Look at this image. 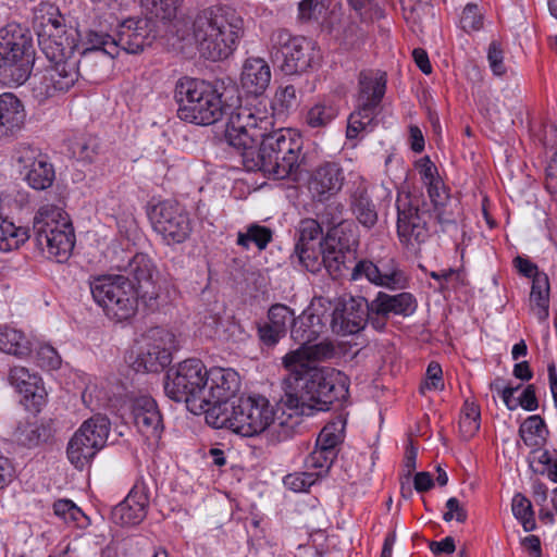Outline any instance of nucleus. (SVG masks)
<instances>
[{
  "label": "nucleus",
  "mask_w": 557,
  "mask_h": 557,
  "mask_svg": "<svg viewBox=\"0 0 557 557\" xmlns=\"http://www.w3.org/2000/svg\"><path fill=\"white\" fill-rule=\"evenodd\" d=\"M376 267L380 270V286H384L391 289L405 286V275L399 269H397L393 259L387 261H379Z\"/></svg>",
  "instance_id": "43"
},
{
  "label": "nucleus",
  "mask_w": 557,
  "mask_h": 557,
  "mask_svg": "<svg viewBox=\"0 0 557 557\" xmlns=\"http://www.w3.org/2000/svg\"><path fill=\"white\" fill-rule=\"evenodd\" d=\"M370 304L371 325L376 331H384L391 314L404 318L411 315L417 309V300L411 293L403 292L389 295L379 292Z\"/></svg>",
  "instance_id": "23"
},
{
  "label": "nucleus",
  "mask_w": 557,
  "mask_h": 557,
  "mask_svg": "<svg viewBox=\"0 0 557 557\" xmlns=\"http://www.w3.org/2000/svg\"><path fill=\"white\" fill-rule=\"evenodd\" d=\"M270 58L285 75H301L313 70L322 59L311 38L292 35L287 29L274 30L270 37Z\"/></svg>",
  "instance_id": "11"
},
{
  "label": "nucleus",
  "mask_w": 557,
  "mask_h": 557,
  "mask_svg": "<svg viewBox=\"0 0 557 557\" xmlns=\"http://www.w3.org/2000/svg\"><path fill=\"white\" fill-rule=\"evenodd\" d=\"M209 319H210V322L205 321V325H212L214 327V331L211 334V336L223 337L226 339H228L230 337H232L234 339H242V335L245 334L242 325L234 319L226 321L228 324L227 331H230L228 335H224L220 331V325L223 324V321L221 320L220 317L214 315V317H210ZM225 332H226V330H223V333H225Z\"/></svg>",
  "instance_id": "56"
},
{
  "label": "nucleus",
  "mask_w": 557,
  "mask_h": 557,
  "mask_svg": "<svg viewBox=\"0 0 557 557\" xmlns=\"http://www.w3.org/2000/svg\"><path fill=\"white\" fill-rule=\"evenodd\" d=\"M295 351H301V360L310 362L311 360H325L334 356L335 349L331 342L322 341L320 343L307 344L305 347H299Z\"/></svg>",
  "instance_id": "45"
},
{
  "label": "nucleus",
  "mask_w": 557,
  "mask_h": 557,
  "mask_svg": "<svg viewBox=\"0 0 557 557\" xmlns=\"http://www.w3.org/2000/svg\"><path fill=\"white\" fill-rule=\"evenodd\" d=\"M511 510L515 518L521 522L525 532L533 531L536 528L532 504L521 493H517L513 496Z\"/></svg>",
  "instance_id": "41"
},
{
  "label": "nucleus",
  "mask_w": 557,
  "mask_h": 557,
  "mask_svg": "<svg viewBox=\"0 0 557 557\" xmlns=\"http://www.w3.org/2000/svg\"><path fill=\"white\" fill-rule=\"evenodd\" d=\"M176 349L175 336L170 331L156 327L148 332L143 346L133 363L139 372H159L172 361V352Z\"/></svg>",
  "instance_id": "18"
},
{
  "label": "nucleus",
  "mask_w": 557,
  "mask_h": 557,
  "mask_svg": "<svg viewBox=\"0 0 557 557\" xmlns=\"http://www.w3.org/2000/svg\"><path fill=\"white\" fill-rule=\"evenodd\" d=\"M99 139L92 135L77 137L71 144L72 154L81 161L91 163L99 153Z\"/></svg>",
  "instance_id": "42"
},
{
  "label": "nucleus",
  "mask_w": 557,
  "mask_h": 557,
  "mask_svg": "<svg viewBox=\"0 0 557 557\" xmlns=\"http://www.w3.org/2000/svg\"><path fill=\"white\" fill-rule=\"evenodd\" d=\"M183 0H143V5L150 14L161 20H172Z\"/></svg>",
  "instance_id": "47"
},
{
  "label": "nucleus",
  "mask_w": 557,
  "mask_h": 557,
  "mask_svg": "<svg viewBox=\"0 0 557 557\" xmlns=\"http://www.w3.org/2000/svg\"><path fill=\"white\" fill-rule=\"evenodd\" d=\"M546 431L545 421L539 416L528 417L519 428V436L527 446H536L539 443L535 437H543Z\"/></svg>",
  "instance_id": "44"
},
{
  "label": "nucleus",
  "mask_w": 557,
  "mask_h": 557,
  "mask_svg": "<svg viewBox=\"0 0 557 557\" xmlns=\"http://www.w3.org/2000/svg\"><path fill=\"white\" fill-rule=\"evenodd\" d=\"M366 36L367 30L355 23L349 24L344 32V40L350 47H355L362 42Z\"/></svg>",
  "instance_id": "62"
},
{
  "label": "nucleus",
  "mask_w": 557,
  "mask_h": 557,
  "mask_svg": "<svg viewBox=\"0 0 557 557\" xmlns=\"http://www.w3.org/2000/svg\"><path fill=\"white\" fill-rule=\"evenodd\" d=\"M54 513L65 521L79 523L82 518H86L84 512L70 499H59L53 504Z\"/></svg>",
  "instance_id": "55"
},
{
  "label": "nucleus",
  "mask_w": 557,
  "mask_h": 557,
  "mask_svg": "<svg viewBox=\"0 0 557 557\" xmlns=\"http://www.w3.org/2000/svg\"><path fill=\"white\" fill-rule=\"evenodd\" d=\"M446 512L443 515V519L446 522L451 521L453 519H456L458 522H466L467 520V511L466 509L460 505L459 500L456 497H450L446 502Z\"/></svg>",
  "instance_id": "60"
},
{
  "label": "nucleus",
  "mask_w": 557,
  "mask_h": 557,
  "mask_svg": "<svg viewBox=\"0 0 557 557\" xmlns=\"http://www.w3.org/2000/svg\"><path fill=\"white\" fill-rule=\"evenodd\" d=\"M515 268L525 277L534 280L539 274H545L544 272H540L539 268L535 263L531 262L529 259L517 256L513 259Z\"/></svg>",
  "instance_id": "61"
},
{
  "label": "nucleus",
  "mask_w": 557,
  "mask_h": 557,
  "mask_svg": "<svg viewBox=\"0 0 557 557\" xmlns=\"http://www.w3.org/2000/svg\"><path fill=\"white\" fill-rule=\"evenodd\" d=\"M318 481L311 471L295 472L284 478V485L294 492H304Z\"/></svg>",
  "instance_id": "52"
},
{
  "label": "nucleus",
  "mask_w": 557,
  "mask_h": 557,
  "mask_svg": "<svg viewBox=\"0 0 557 557\" xmlns=\"http://www.w3.org/2000/svg\"><path fill=\"white\" fill-rule=\"evenodd\" d=\"M319 261L320 269L324 265L332 276L351 274V269L356 263V240L346 234L339 235L338 230H334L326 234Z\"/></svg>",
  "instance_id": "19"
},
{
  "label": "nucleus",
  "mask_w": 557,
  "mask_h": 557,
  "mask_svg": "<svg viewBox=\"0 0 557 557\" xmlns=\"http://www.w3.org/2000/svg\"><path fill=\"white\" fill-rule=\"evenodd\" d=\"M149 502L150 488L144 480H139L126 498L112 509V520L121 525L138 524L147 515Z\"/></svg>",
  "instance_id": "26"
},
{
  "label": "nucleus",
  "mask_w": 557,
  "mask_h": 557,
  "mask_svg": "<svg viewBox=\"0 0 557 557\" xmlns=\"http://www.w3.org/2000/svg\"><path fill=\"white\" fill-rule=\"evenodd\" d=\"M89 287L94 300L109 319L122 322L135 315L140 296L124 274L95 276Z\"/></svg>",
  "instance_id": "12"
},
{
  "label": "nucleus",
  "mask_w": 557,
  "mask_h": 557,
  "mask_svg": "<svg viewBox=\"0 0 557 557\" xmlns=\"http://www.w3.org/2000/svg\"><path fill=\"white\" fill-rule=\"evenodd\" d=\"M293 320L294 311L288 306L272 305L268 310V321L257 325L260 342L268 347H274L286 336Z\"/></svg>",
  "instance_id": "28"
},
{
  "label": "nucleus",
  "mask_w": 557,
  "mask_h": 557,
  "mask_svg": "<svg viewBox=\"0 0 557 557\" xmlns=\"http://www.w3.org/2000/svg\"><path fill=\"white\" fill-rule=\"evenodd\" d=\"M239 386L236 373V387L216 399L209 408L206 422L214 429H227L246 437L255 436L274 422L275 412L263 396H237Z\"/></svg>",
  "instance_id": "7"
},
{
  "label": "nucleus",
  "mask_w": 557,
  "mask_h": 557,
  "mask_svg": "<svg viewBox=\"0 0 557 557\" xmlns=\"http://www.w3.org/2000/svg\"><path fill=\"white\" fill-rule=\"evenodd\" d=\"M322 227L318 220H302L298 228L299 237L290 257L294 264L298 263L311 273L320 271L319 257L324 248V242L321 240Z\"/></svg>",
  "instance_id": "20"
},
{
  "label": "nucleus",
  "mask_w": 557,
  "mask_h": 557,
  "mask_svg": "<svg viewBox=\"0 0 557 557\" xmlns=\"http://www.w3.org/2000/svg\"><path fill=\"white\" fill-rule=\"evenodd\" d=\"M244 29V18L235 9L212 5L189 16L176 29V36L186 45L195 46L206 60L216 62L235 52Z\"/></svg>",
  "instance_id": "6"
},
{
  "label": "nucleus",
  "mask_w": 557,
  "mask_h": 557,
  "mask_svg": "<svg viewBox=\"0 0 557 557\" xmlns=\"http://www.w3.org/2000/svg\"><path fill=\"white\" fill-rule=\"evenodd\" d=\"M149 219L153 231L166 245L182 244L193 232L188 212L175 201L165 200L153 206Z\"/></svg>",
  "instance_id": "16"
},
{
  "label": "nucleus",
  "mask_w": 557,
  "mask_h": 557,
  "mask_svg": "<svg viewBox=\"0 0 557 557\" xmlns=\"http://www.w3.org/2000/svg\"><path fill=\"white\" fill-rule=\"evenodd\" d=\"M269 121L257 117L248 110L231 113L225 125L224 138L235 148L247 171H260L273 180H285L300 165L302 139L290 128L267 133Z\"/></svg>",
  "instance_id": "1"
},
{
  "label": "nucleus",
  "mask_w": 557,
  "mask_h": 557,
  "mask_svg": "<svg viewBox=\"0 0 557 557\" xmlns=\"http://www.w3.org/2000/svg\"><path fill=\"white\" fill-rule=\"evenodd\" d=\"M345 181V170L339 162L324 161L311 171L308 189L315 202L324 203L342 191Z\"/></svg>",
  "instance_id": "22"
},
{
  "label": "nucleus",
  "mask_w": 557,
  "mask_h": 557,
  "mask_svg": "<svg viewBox=\"0 0 557 557\" xmlns=\"http://www.w3.org/2000/svg\"><path fill=\"white\" fill-rule=\"evenodd\" d=\"M324 302L331 306V301L324 298H319L311 304L298 318L294 317L290 323V336L292 338L305 347L307 344H311L318 339V337L325 331L326 321L324 313L327 309L324 307Z\"/></svg>",
  "instance_id": "24"
},
{
  "label": "nucleus",
  "mask_w": 557,
  "mask_h": 557,
  "mask_svg": "<svg viewBox=\"0 0 557 557\" xmlns=\"http://www.w3.org/2000/svg\"><path fill=\"white\" fill-rule=\"evenodd\" d=\"M33 235L36 246L47 251L58 262L66 260L75 244L71 222L63 216L60 208L51 205L41 207L33 220Z\"/></svg>",
  "instance_id": "13"
},
{
  "label": "nucleus",
  "mask_w": 557,
  "mask_h": 557,
  "mask_svg": "<svg viewBox=\"0 0 557 557\" xmlns=\"http://www.w3.org/2000/svg\"><path fill=\"white\" fill-rule=\"evenodd\" d=\"M418 166L423 184L426 187L428 196H430V190L433 187H436L437 191L446 188L443 181L437 175V169L435 164L430 160L429 157L420 159Z\"/></svg>",
  "instance_id": "46"
},
{
  "label": "nucleus",
  "mask_w": 557,
  "mask_h": 557,
  "mask_svg": "<svg viewBox=\"0 0 557 557\" xmlns=\"http://www.w3.org/2000/svg\"><path fill=\"white\" fill-rule=\"evenodd\" d=\"M236 387V371L214 367L207 369L197 358L171 367L165 374L164 392L174 401L185 403L194 414L207 417L216 399Z\"/></svg>",
  "instance_id": "5"
},
{
  "label": "nucleus",
  "mask_w": 557,
  "mask_h": 557,
  "mask_svg": "<svg viewBox=\"0 0 557 557\" xmlns=\"http://www.w3.org/2000/svg\"><path fill=\"white\" fill-rule=\"evenodd\" d=\"M322 205L323 207L319 209L317 216L321 225L327 227V234L334 230H338L339 235L345 234L342 227L345 206L337 200H329Z\"/></svg>",
  "instance_id": "38"
},
{
  "label": "nucleus",
  "mask_w": 557,
  "mask_h": 557,
  "mask_svg": "<svg viewBox=\"0 0 557 557\" xmlns=\"http://www.w3.org/2000/svg\"><path fill=\"white\" fill-rule=\"evenodd\" d=\"M487 60L492 72L496 76H503L507 69L504 64V49L502 44L497 40H493L487 50Z\"/></svg>",
  "instance_id": "57"
},
{
  "label": "nucleus",
  "mask_w": 557,
  "mask_h": 557,
  "mask_svg": "<svg viewBox=\"0 0 557 557\" xmlns=\"http://www.w3.org/2000/svg\"><path fill=\"white\" fill-rule=\"evenodd\" d=\"M483 26V15L479 11V8L474 3H468L460 16V27L466 33H472L480 30Z\"/></svg>",
  "instance_id": "50"
},
{
  "label": "nucleus",
  "mask_w": 557,
  "mask_h": 557,
  "mask_svg": "<svg viewBox=\"0 0 557 557\" xmlns=\"http://www.w3.org/2000/svg\"><path fill=\"white\" fill-rule=\"evenodd\" d=\"M347 2L363 22L383 16V12L375 0H347Z\"/></svg>",
  "instance_id": "49"
},
{
  "label": "nucleus",
  "mask_w": 557,
  "mask_h": 557,
  "mask_svg": "<svg viewBox=\"0 0 557 557\" xmlns=\"http://www.w3.org/2000/svg\"><path fill=\"white\" fill-rule=\"evenodd\" d=\"M131 417L146 441L150 445L158 444L163 432V422L156 400L146 395L136 397L131 404Z\"/></svg>",
  "instance_id": "25"
},
{
  "label": "nucleus",
  "mask_w": 557,
  "mask_h": 557,
  "mask_svg": "<svg viewBox=\"0 0 557 557\" xmlns=\"http://www.w3.org/2000/svg\"><path fill=\"white\" fill-rule=\"evenodd\" d=\"M335 459L336 456H334L332 450L326 449V451H324L315 447L314 450L306 457L305 468L314 473L319 480L329 473Z\"/></svg>",
  "instance_id": "39"
},
{
  "label": "nucleus",
  "mask_w": 557,
  "mask_h": 557,
  "mask_svg": "<svg viewBox=\"0 0 557 557\" xmlns=\"http://www.w3.org/2000/svg\"><path fill=\"white\" fill-rule=\"evenodd\" d=\"M15 441L27 448H33L52 437V430L49 425L38 423H20L14 432Z\"/></svg>",
  "instance_id": "33"
},
{
  "label": "nucleus",
  "mask_w": 557,
  "mask_h": 557,
  "mask_svg": "<svg viewBox=\"0 0 557 557\" xmlns=\"http://www.w3.org/2000/svg\"><path fill=\"white\" fill-rule=\"evenodd\" d=\"M518 406H521L527 411H534L539 407V401L535 395L534 385H528L518 399Z\"/></svg>",
  "instance_id": "63"
},
{
  "label": "nucleus",
  "mask_w": 557,
  "mask_h": 557,
  "mask_svg": "<svg viewBox=\"0 0 557 557\" xmlns=\"http://www.w3.org/2000/svg\"><path fill=\"white\" fill-rule=\"evenodd\" d=\"M0 350L23 358L30 354L32 347L23 332L9 326H0Z\"/></svg>",
  "instance_id": "34"
},
{
  "label": "nucleus",
  "mask_w": 557,
  "mask_h": 557,
  "mask_svg": "<svg viewBox=\"0 0 557 557\" xmlns=\"http://www.w3.org/2000/svg\"><path fill=\"white\" fill-rule=\"evenodd\" d=\"M33 25L39 48L50 62L34 85L36 96L46 99L72 88L91 62L84 66L83 57L78 61L69 57L73 46L66 37L64 18L54 5L41 4Z\"/></svg>",
  "instance_id": "4"
},
{
  "label": "nucleus",
  "mask_w": 557,
  "mask_h": 557,
  "mask_svg": "<svg viewBox=\"0 0 557 557\" xmlns=\"http://www.w3.org/2000/svg\"><path fill=\"white\" fill-rule=\"evenodd\" d=\"M27 184L36 190H45L49 188L54 181V169L46 158H39L38 162L27 169L25 174Z\"/></svg>",
  "instance_id": "37"
},
{
  "label": "nucleus",
  "mask_w": 557,
  "mask_h": 557,
  "mask_svg": "<svg viewBox=\"0 0 557 557\" xmlns=\"http://www.w3.org/2000/svg\"><path fill=\"white\" fill-rule=\"evenodd\" d=\"M297 106L296 88L287 85L275 94L273 100V109L280 113L288 112Z\"/></svg>",
  "instance_id": "53"
},
{
  "label": "nucleus",
  "mask_w": 557,
  "mask_h": 557,
  "mask_svg": "<svg viewBox=\"0 0 557 557\" xmlns=\"http://www.w3.org/2000/svg\"><path fill=\"white\" fill-rule=\"evenodd\" d=\"M271 82L269 64L261 58H249L243 65L240 84L243 89L255 97L263 95Z\"/></svg>",
  "instance_id": "30"
},
{
  "label": "nucleus",
  "mask_w": 557,
  "mask_h": 557,
  "mask_svg": "<svg viewBox=\"0 0 557 557\" xmlns=\"http://www.w3.org/2000/svg\"><path fill=\"white\" fill-rule=\"evenodd\" d=\"M370 304L362 296L341 298L331 313H324L333 333L347 336L362 331L367 323L371 324Z\"/></svg>",
  "instance_id": "17"
},
{
  "label": "nucleus",
  "mask_w": 557,
  "mask_h": 557,
  "mask_svg": "<svg viewBox=\"0 0 557 557\" xmlns=\"http://www.w3.org/2000/svg\"><path fill=\"white\" fill-rule=\"evenodd\" d=\"M386 82L385 72L368 70L359 73L357 104L347 121L346 137L349 140L372 131L386 91Z\"/></svg>",
  "instance_id": "14"
},
{
  "label": "nucleus",
  "mask_w": 557,
  "mask_h": 557,
  "mask_svg": "<svg viewBox=\"0 0 557 557\" xmlns=\"http://www.w3.org/2000/svg\"><path fill=\"white\" fill-rule=\"evenodd\" d=\"M158 18L156 15L132 16L120 22L114 34L90 33L91 47L83 52L82 64L86 66L102 54L115 58L121 50L129 54L141 53L158 37Z\"/></svg>",
  "instance_id": "8"
},
{
  "label": "nucleus",
  "mask_w": 557,
  "mask_h": 557,
  "mask_svg": "<svg viewBox=\"0 0 557 557\" xmlns=\"http://www.w3.org/2000/svg\"><path fill=\"white\" fill-rule=\"evenodd\" d=\"M37 364L46 370H55L61 366L58 351L50 345H40L36 351Z\"/></svg>",
  "instance_id": "54"
},
{
  "label": "nucleus",
  "mask_w": 557,
  "mask_h": 557,
  "mask_svg": "<svg viewBox=\"0 0 557 557\" xmlns=\"http://www.w3.org/2000/svg\"><path fill=\"white\" fill-rule=\"evenodd\" d=\"M326 0H302L299 2V18L309 21L314 17L315 10L319 5L324 7Z\"/></svg>",
  "instance_id": "64"
},
{
  "label": "nucleus",
  "mask_w": 557,
  "mask_h": 557,
  "mask_svg": "<svg viewBox=\"0 0 557 557\" xmlns=\"http://www.w3.org/2000/svg\"><path fill=\"white\" fill-rule=\"evenodd\" d=\"M272 238L273 232L270 227L252 223L246 226L244 232L237 233L236 243L245 249L253 244L259 250H264Z\"/></svg>",
  "instance_id": "36"
},
{
  "label": "nucleus",
  "mask_w": 557,
  "mask_h": 557,
  "mask_svg": "<svg viewBox=\"0 0 557 557\" xmlns=\"http://www.w3.org/2000/svg\"><path fill=\"white\" fill-rule=\"evenodd\" d=\"M343 441V436L337 432L335 424L325 425L318 435L315 447L326 451L332 450L334 456L337 457L338 446Z\"/></svg>",
  "instance_id": "48"
},
{
  "label": "nucleus",
  "mask_w": 557,
  "mask_h": 557,
  "mask_svg": "<svg viewBox=\"0 0 557 557\" xmlns=\"http://www.w3.org/2000/svg\"><path fill=\"white\" fill-rule=\"evenodd\" d=\"M35 63L33 36L26 27L11 23L0 29V77L9 85H22Z\"/></svg>",
  "instance_id": "10"
},
{
  "label": "nucleus",
  "mask_w": 557,
  "mask_h": 557,
  "mask_svg": "<svg viewBox=\"0 0 557 557\" xmlns=\"http://www.w3.org/2000/svg\"><path fill=\"white\" fill-rule=\"evenodd\" d=\"M119 269L135 285L144 305L149 309L156 308L159 288L154 278L157 270L151 258L146 253H135L125 264L119 265Z\"/></svg>",
  "instance_id": "21"
},
{
  "label": "nucleus",
  "mask_w": 557,
  "mask_h": 557,
  "mask_svg": "<svg viewBox=\"0 0 557 557\" xmlns=\"http://www.w3.org/2000/svg\"><path fill=\"white\" fill-rule=\"evenodd\" d=\"M287 370L282 405L288 416H312L327 411L334 403L349 395L348 377L333 368H323L301 360V351H290L283 358Z\"/></svg>",
  "instance_id": "3"
},
{
  "label": "nucleus",
  "mask_w": 557,
  "mask_h": 557,
  "mask_svg": "<svg viewBox=\"0 0 557 557\" xmlns=\"http://www.w3.org/2000/svg\"><path fill=\"white\" fill-rule=\"evenodd\" d=\"M42 158L38 150L28 144H20L13 153V159L24 169L27 170L33 166V163L38 162Z\"/></svg>",
  "instance_id": "58"
},
{
  "label": "nucleus",
  "mask_w": 557,
  "mask_h": 557,
  "mask_svg": "<svg viewBox=\"0 0 557 557\" xmlns=\"http://www.w3.org/2000/svg\"><path fill=\"white\" fill-rule=\"evenodd\" d=\"M111 423L108 417L96 414L84 421L67 443L66 454L70 462L83 470L106 446Z\"/></svg>",
  "instance_id": "15"
},
{
  "label": "nucleus",
  "mask_w": 557,
  "mask_h": 557,
  "mask_svg": "<svg viewBox=\"0 0 557 557\" xmlns=\"http://www.w3.org/2000/svg\"><path fill=\"white\" fill-rule=\"evenodd\" d=\"M29 238L30 230L28 227H16L13 222L9 221L0 213L1 251H10L13 249H17Z\"/></svg>",
  "instance_id": "35"
},
{
  "label": "nucleus",
  "mask_w": 557,
  "mask_h": 557,
  "mask_svg": "<svg viewBox=\"0 0 557 557\" xmlns=\"http://www.w3.org/2000/svg\"><path fill=\"white\" fill-rule=\"evenodd\" d=\"M9 382L23 396L22 401L27 408L39 410L45 404L47 392L41 379L36 373H30L27 368H11Z\"/></svg>",
  "instance_id": "27"
},
{
  "label": "nucleus",
  "mask_w": 557,
  "mask_h": 557,
  "mask_svg": "<svg viewBox=\"0 0 557 557\" xmlns=\"http://www.w3.org/2000/svg\"><path fill=\"white\" fill-rule=\"evenodd\" d=\"M380 270L376 267V263H373L370 260L363 259L355 263L351 269V280L358 281L361 278H367L370 283H373L380 286L381 280L379 278Z\"/></svg>",
  "instance_id": "51"
},
{
  "label": "nucleus",
  "mask_w": 557,
  "mask_h": 557,
  "mask_svg": "<svg viewBox=\"0 0 557 557\" xmlns=\"http://www.w3.org/2000/svg\"><path fill=\"white\" fill-rule=\"evenodd\" d=\"M25 109L13 92L0 95V138L15 136L24 126Z\"/></svg>",
  "instance_id": "29"
},
{
  "label": "nucleus",
  "mask_w": 557,
  "mask_h": 557,
  "mask_svg": "<svg viewBox=\"0 0 557 557\" xmlns=\"http://www.w3.org/2000/svg\"><path fill=\"white\" fill-rule=\"evenodd\" d=\"M359 184L350 190V209L362 226L372 228L379 218L376 208L368 195L363 180L359 177Z\"/></svg>",
  "instance_id": "31"
},
{
  "label": "nucleus",
  "mask_w": 557,
  "mask_h": 557,
  "mask_svg": "<svg viewBox=\"0 0 557 557\" xmlns=\"http://www.w3.org/2000/svg\"><path fill=\"white\" fill-rule=\"evenodd\" d=\"M338 114L337 108L331 102H320L310 108L306 123L311 128H322L329 125Z\"/></svg>",
  "instance_id": "40"
},
{
  "label": "nucleus",
  "mask_w": 557,
  "mask_h": 557,
  "mask_svg": "<svg viewBox=\"0 0 557 557\" xmlns=\"http://www.w3.org/2000/svg\"><path fill=\"white\" fill-rule=\"evenodd\" d=\"M174 99L178 104L177 116L188 123L208 126L226 114L231 116L230 106L223 102L222 95L213 84L203 79L180 78L175 84Z\"/></svg>",
  "instance_id": "9"
},
{
  "label": "nucleus",
  "mask_w": 557,
  "mask_h": 557,
  "mask_svg": "<svg viewBox=\"0 0 557 557\" xmlns=\"http://www.w3.org/2000/svg\"><path fill=\"white\" fill-rule=\"evenodd\" d=\"M430 202L422 194H399L396 199L397 236L403 246L416 250L424 244L432 232L448 235L459 249V236L463 239L462 207L447 188L437 191L431 188Z\"/></svg>",
  "instance_id": "2"
},
{
  "label": "nucleus",
  "mask_w": 557,
  "mask_h": 557,
  "mask_svg": "<svg viewBox=\"0 0 557 557\" xmlns=\"http://www.w3.org/2000/svg\"><path fill=\"white\" fill-rule=\"evenodd\" d=\"M549 280L547 274H539L532 281L530 304L531 310L537 317L540 322H544L549 317Z\"/></svg>",
  "instance_id": "32"
},
{
  "label": "nucleus",
  "mask_w": 557,
  "mask_h": 557,
  "mask_svg": "<svg viewBox=\"0 0 557 557\" xmlns=\"http://www.w3.org/2000/svg\"><path fill=\"white\" fill-rule=\"evenodd\" d=\"M442 373V368L437 362H430L426 369V381L420 387L421 392L442 388L444 386Z\"/></svg>",
  "instance_id": "59"
}]
</instances>
